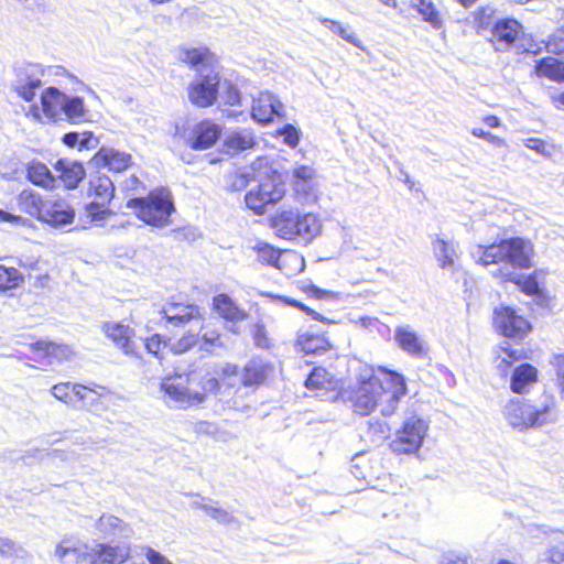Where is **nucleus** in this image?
Here are the masks:
<instances>
[{
    "label": "nucleus",
    "instance_id": "393cba45",
    "mask_svg": "<svg viewBox=\"0 0 564 564\" xmlns=\"http://www.w3.org/2000/svg\"><path fill=\"white\" fill-rule=\"evenodd\" d=\"M96 564H123L131 556L128 543H95Z\"/></svg>",
    "mask_w": 564,
    "mask_h": 564
},
{
    "label": "nucleus",
    "instance_id": "9b49d317",
    "mask_svg": "<svg viewBox=\"0 0 564 564\" xmlns=\"http://www.w3.org/2000/svg\"><path fill=\"white\" fill-rule=\"evenodd\" d=\"M53 67L29 63L15 69L14 91L25 101H32L36 90L42 86L43 78L51 73Z\"/></svg>",
    "mask_w": 564,
    "mask_h": 564
},
{
    "label": "nucleus",
    "instance_id": "5701e85b",
    "mask_svg": "<svg viewBox=\"0 0 564 564\" xmlns=\"http://www.w3.org/2000/svg\"><path fill=\"white\" fill-rule=\"evenodd\" d=\"M394 340L409 355L422 358L427 354V346L410 326H399L394 330Z\"/></svg>",
    "mask_w": 564,
    "mask_h": 564
},
{
    "label": "nucleus",
    "instance_id": "f704fd0d",
    "mask_svg": "<svg viewBox=\"0 0 564 564\" xmlns=\"http://www.w3.org/2000/svg\"><path fill=\"white\" fill-rule=\"evenodd\" d=\"M18 204L22 212L30 216H35L40 220L42 209L44 208V200L36 192L31 189L22 191L19 195Z\"/></svg>",
    "mask_w": 564,
    "mask_h": 564
},
{
    "label": "nucleus",
    "instance_id": "6e6d98bb",
    "mask_svg": "<svg viewBox=\"0 0 564 564\" xmlns=\"http://www.w3.org/2000/svg\"><path fill=\"white\" fill-rule=\"evenodd\" d=\"M247 187V172L239 167L235 174L229 175L227 188L230 192H240Z\"/></svg>",
    "mask_w": 564,
    "mask_h": 564
},
{
    "label": "nucleus",
    "instance_id": "2eb2a0df",
    "mask_svg": "<svg viewBox=\"0 0 564 564\" xmlns=\"http://www.w3.org/2000/svg\"><path fill=\"white\" fill-rule=\"evenodd\" d=\"M161 313L166 322L174 327L194 325L198 330L203 329V315L197 305L169 302L163 306Z\"/></svg>",
    "mask_w": 564,
    "mask_h": 564
},
{
    "label": "nucleus",
    "instance_id": "58836bf2",
    "mask_svg": "<svg viewBox=\"0 0 564 564\" xmlns=\"http://www.w3.org/2000/svg\"><path fill=\"white\" fill-rule=\"evenodd\" d=\"M216 373L219 376V381L227 391L228 389L235 388L239 382L247 384V377L240 376L238 367L232 364H225L220 367Z\"/></svg>",
    "mask_w": 564,
    "mask_h": 564
},
{
    "label": "nucleus",
    "instance_id": "a19ab883",
    "mask_svg": "<svg viewBox=\"0 0 564 564\" xmlns=\"http://www.w3.org/2000/svg\"><path fill=\"white\" fill-rule=\"evenodd\" d=\"M22 283L23 275L18 269L0 264V292L17 289Z\"/></svg>",
    "mask_w": 564,
    "mask_h": 564
},
{
    "label": "nucleus",
    "instance_id": "a211bd4d",
    "mask_svg": "<svg viewBox=\"0 0 564 564\" xmlns=\"http://www.w3.org/2000/svg\"><path fill=\"white\" fill-rule=\"evenodd\" d=\"M74 217L75 212L66 200L48 198L44 200L40 220L54 227H62L72 224Z\"/></svg>",
    "mask_w": 564,
    "mask_h": 564
},
{
    "label": "nucleus",
    "instance_id": "473e14b6",
    "mask_svg": "<svg viewBox=\"0 0 564 564\" xmlns=\"http://www.w3.org/2000/svg\"><path fill=\"white\" fill-rule=\"evenodd\" d=\"M97 530L105 535L129 536L130 527L116 516L105 513L97 521Z\"/></svg>",
    "mask_w": 564,
    "mask_h": 564
},
{
    "label": "nucleus",
    "instance_id": "6e6552de",
    "mask_svg": "<svg viewBox=\"0 0 564 564\" xmlns=\"http://www.w3.org/2000/svg\"><path fill=\"white\" fill-rule=\"evenodd\" d=\"M198 384L200 386L202 391H193L188 387L176 384L166 380L161 383V390L182 406H191L203 403L207 393L223 394L226 392L217 377H209L206 375L200 378Z\"/></svg>",
    "mask_w": 564,
    "mask_h": 564
},
{
    "label": "nucleus",
    "instance_id": "e433bc0d",
    "mask_svg": "<svg viewBox=\"0 0 564 564\" xmlns=\"http://www.w3.org/2000/svg\"><path fill=\"white\" fill-rule=\"evenodd\" d=\"M535 70L539 76H544L558 83L564 82V63L554 57L541 59Z\"/></svg>",
    "mask_w": 564,
    "mask_h": 564
},
{
    "label": "nucleus",
    "instance_id": "052dcab7",
    "mask_svg": "<svg viewBox=\"0 0 564 564\" xmlns=\"http://www.w3.org/2000/svg\"><path fill=\"white\" fill-rule=\"evenodd\" d=\"M550 364L554 368L557 386L564 392V354L554 355Z\"/></svg>",
    "mask_w": 564,
    "mask_h": 564
},
{
    "label": "nucleus",
    "instance_id": "f03ea898",
    "mask_svg": "<svg viewBox=\"0 0 564 564\" xmlns=\"http://www.w3.org/2000/svg\"><path fill=\"white\" fill-rule=\"evenodd\" d=\"M503 417L519 432L541 429L557 419L555 398L544 392L534 399H510L503 408Z\"/></svg>",
    "mask_w": 564,
    "mask_h": 564
},
{
    "label": "nucleus",
    "instance_id": "4be33fe9",
    "mask_svg": "<svg viewBox=\"0 0 564 564\" xmlns=\"http://www.w3.org/2000/svg\"><path fill=\"white\" fill-rule=\"evenodd\" d=\"M220 133L221 130L218 124L209 120H205L195 124L188 139V143L194 150H205L216 143Z\"/></svg>",
    "mask_w": 564,
    "mask_h": 564
},
{
    "label": "nucleus",
    "instance_id": "0e129e2a",
    "mask_svg": "<svg viewBox=\"0 0 564 564\" xmlns=\"http://www.w3.org/2000/svg\"><path fill=\"white\" fill-rule=\"evenodd\" d=\"M546 48L555 54L564 52V29L558 30L550 37L546 43Z\"/></svg>",
    "mask_w": 564,
    "mask_h": 564
},
{
    "label": "nucleus",
    "instance_id": "37998d69",
    "mask_svg": "<svg viewBox=\"0 0 564 564\" xmlns=\"http://www.w3.org/2000/svg\"><path fill=\"white\" fill-rule=\"evenodd\" d=\"M273 373V367L261 360H253L249 366V386L261 384Z\"/></svg>",
    "mask_w": 564,
    "mask_h": 564
},
{
    "label": "nucleus",
    "instance_id": "603ef678",
    "mask_svg": "<svg viewBox=\"0 0 564 564\" xmlns=\"http://www.w3.org/2000/svg\"><path fill=\"white\" fill-rule=\"evenodd\" d=\"M278 135L282 137L284 144L294 149L300 142L301 131L293 124L288 123L278 131Z\"/></svg>",
    "mask_w": 564,
    "mask_h": 564
},
{
    "label": "nucleus",
    "instance_id": "412c9836",
    "mask_svg": "<svg viewBox=\"0 0 564 564\" xmlns=\"http://www.w3.org/2000/svg\"><path fill=\"white\" fill-rule=\"evenodd\" d=\"M178 58L194 68L197 75L218 68L214 55L206 47H182L178 52Z\"/></svg>",
    "mask_w": 564,
    "mask_h": 564
},
{
    "label": "nucleus",
    "instance_id": "c9c22d12",
    "mask_svg": "<svg viewBox=\"0 0 564 564\" xmlns=\"http://www.w3.org/2000/svg\"><path fill=\"white\" fill-rule=\"evenodd\" d=\"M296 344L306 355L321 354L329 349V343L325 337L308 333L300 334Z\"/></svg>",
    "mask_w": 564,
    "mask_h": 564
},
{
    "label": "nucleus",
    "instance_id": "39448f33",
    "mask_svg": "<svg viewBox=\"0 0 564 564\" xmlns=\"http://www.w3.org/2000/svg\"><path fill=\"white\" fill-rule=\"evenodd\" d=\"M270 221L279 237L304 245L310 243L322 231V223L313 213L300 214L295 209L282 210Z\"/></svg>",
    "mask_w": 564,
    "mask_h": 564
},
{
    "label": "nucleus",
    "instance_id": "423d86ee",
    "mask_svg": "<svg viewBox=\"0 0 564 564\" xmlns=\"http://www.w3.org/2000/svg\"><path fill=\"white\" fill-rule=\"evenodd\" d=\"M127 207L133 209L139 219L154 227L167 226L174 212L172 194L165 188L153 191L147 197L131 198Z\"/></svg>",
    "mask_w": 564,
    "mask_h": 564
},
{
    "label": "nucleus",
    "instance_id": "de8ad7c7",
    "mask_svg": "<svg viewBox=\"0 0 564 564\" xmlns=\"http://www.w3.org/2000/svg\"><path fill=\"white\" fill-rule=\"evenodd\" d=\"M319 22L325 25L328 30H330L333 33L337 34L345 41L349 42L350 44L359 47L360 41L356 36L355 33L349 32L345 26L341 25L338 21L330 20L327 18H319Z\"/></svg>",
    "mask_w": 564,
    "mask_h": 564
},
{
    "label": "nucleus",
    "instance_id": "20e7f679",
    "mask_svg": "<svg viewBox=\"0 0 564 564\" xmlns=\"http://www.w3.org/2000/svg\"><path fill=\"white\" fill-rule=\"evenodd\" d=\"M249 209L263 214L267 205H273L285 195V187L280 175L271 169L265 158H258L250 165Z\"/></svg>",
    "mask_w": 564,
    "mask_h": 564
},
{
    "label": "nucleus",
    "instance_id": "e2e57ef3",
    "mask_svg": "<svg viewBox=\"0 0 564 564\" xmlns=\"http://www.w3.org/2000/svg\"><path fill=\"white\" fill-rule=\"evenodd\" d=\"M278 299L283 301L288 305L296 307V308L301 310L302 312L306 313L314 321H324L325 319L319 313L315 312L314 310L310 308L308 306L304 305L303 303H301L296 300L284 297V296H278Z\"/></svg>",
    "mask_w": 564,
    "mask_h": 564
},
{
    "label": "nucleus",
    "instance_id": "72a5a7b5",
    "mask_svg": "<svg viewBox=\"0 0 564 564\" xmlns=\"http://www.w3.org/2000/svg\"><path fill=\"white\" fill-rule=\"evenodd\" d=\"M26 177L35 185L50 187L54 184V176L48 167L39 161H32L26 166Z\"/></svg>",
    "mask_w": 564,
    "mask_h": 564
},
{
    "label": "nucleus",
    "instance_id": "680f3d73",
    "mask_svg": "<svg viewBox=\"0 0 564 564\" xmlns=\"http://www.w3.org/2000/svg\"><path fill=\"white\" fill-rule=\"evenodd\" d=\"M470 132L473 135L481 138L497 148L506 147V141L502 138L497 137L490 132H487L481 128H473Z\"/></svg>",
    "mask_w": 564,
    "mask_h": 564
},
{
    "label": "nucleus",
    "instance_id": "a18cd8bd",
    "mask_svg": "<svg viewBox=\"0 0 564 564\" xmlns=\"http://www.w3.org/2000/svg\"><path fill=\"white\" fill-rule=\"evenodd\" d=\"M0 556L7 560L24 558L26 551L22 545L9 538H0Z\"/></svg>",
    "mask_w": 564,
    "mask_h": 564
},
{
    "label": "nucleus",
    "instance_id": "cd10ccee",
    "mask_svg": "<svg viewBox=\"0 0 564 564\" xmlns=\"http://www.w3.org/2000/svg\"><path fill=\"white\" fill-rule=\"evenodd\" d=\"M538 381V369L530 364L517 367L510 379V389L513 393L524 394Z\"/></svg>",
    "mask_w": 564,
    "mask_h": 564
},
{
    "label": "nucleus",
    "instance_id": "6ab92c4d",
    "mask_svg": "<svg viewBox=\"0 0 564 564\" xmlns=\"http://www.w3.org/2000/svg\"><path fill=\"white\" fill-rule=\"evenodd\" d=\"M102 332L123 354L134 355L135 345L133 337L135 332L129 325L122 322H106L102 325Z\"/></svg>",
    "mask_w": 564,
    "mask_h": 564
},
{
    "label": "nucleus",
    "instance_id": "4d7b16f0",
    "mask_svg": "<svg viewBox=\"0 0 564 564\" xmlns=\"http://www.w3.org/2000/svg\"><path fill=\"white\" fill-rule=\"evenodd\" d=\"M220 86L224 89L221 93V98L224 99L225 104L235 106L240 102V93L235 85L228 80H225L223 84L220 83Z\"/></svg>",
    "mask_w": 564,
    "mask_h": 564
},
{
    "label": "nucleus",
    "instance_id": "49530a36",
    "mask_svg": "<svg viewBox=\"0 0 564 564\" xmlns=\"http://www.w3.org/2000/svg\"><path fill=\"white\" fill-rule=\"evenodd\" d=\"M524 145L546 159H551L560 152V148L539 138L524 140Z\"/></svg>",
    "mask_w": 564,
    "mask_h": 564
},
{
    "label": "nucleus",
    "instance_id": "4468645a",
    "mask_svg": "<svg viewBox=\"0 0 564 564\" xmlns=\"http://www.w3.org/2000/svg\"><path fill=\"white\" fill-rule=\"evenodd\" d=\"M54 556L61 564H96L95 543L65 539L56 545Z\"/></svg>",
    "mask_w": 564,
    "mask_h": 564
},
{
    "label": "nucleus",
    "instance_id": "c03bdc74",
    "mask_svg": "<svg viewBox=\"0 0 564 564\" xmlns=\"http://www.w3.org/2000/svg\"><path fill=\"white\" fill-rule=\"evenodd\" d=\"M257 260L261 263L279 267L280 251L265 242H259L253 248Z\"/></svg>",
    "mask_w": 564,
    "mask_h": 564
},
{
    "label": "nucleus",
    "instance_id": "69168bd1",
    "mask_svg": "<svg viewBox=\"0 0 564 564\" xmlns=\"http://www.w3.org/2000/svg\"><path fill=\"white\" fill-rule=\"evenodd\" d=\"M303 291L307 293L311 297L322 300V299H337L338 294L333 291L322 290L315 285H307L303 288Z\"/></svg>",
    "mask_w": 564,
    "mask_h": 564
},
{
    "label": "nucleus",
    "instance_id": "0eeeda50",
    "mask_svg": "<svg viewBox=\"0 0 564 564\" xmlns=\"http://www.w3.org/2000/svg\"><path fill=\"white\" fill-rule=\"evenodd\" d=\"M115 191V184L108 175L100 173L91 175L88 195L94 197V200L85 208V216L90 223L101 226L105 220L113 215L107 206L113 198Z\"/></svg>",
    "mask_w": 564,
    "mask_h": 564
},
{
    "label": "nucleus",
    "instance_id": "7c9ffc66",
    "mask_svg": "<svg viewBox=\"0 0 564 564\" xmlns=\"http://www.w3.org/2000/svg\"><path fill=\"white\" fill-rule=\"evenodd\" d=\"M410 7L415 10L421 19L429 23L434 30L444 29V17L436 8L433 0H411Z\"/></svg>",
    "mask_w": 564,
    "mask_h": 564
},
{
    "label": "nucleus",
    "instance_id": "4c0bfd02",
    "mask_svg": "<svg viewBox=\"0 0 564 564\" xmlns=\"http://www.w3.org/2000/svg\"><path fill=\"white\" fill-rule=\"evenodd\" d=\"M305 387L308 390L333 389V377L326 369L322 367H316L312 370V372L305 380Z\"/></svg>",
    "mask_w": 564,
    "mask_h": 564
},
{
    "label": "nucleus",
    "instance_id": "dca6fc26",
    "mask_svg": "<svg viewBox=\"0 0 564 564\" xmlns=\"http://www.w3.org/2000/svg\"><path fill=\"white\" fill-rule=\"evenodd\" d=\"M292 187L297 197L305 204L317 200V174L310 165H295L291 175Z\"/></svg>",
    "mask_w": 564,
    "mask_h": 564
},
{
    "label": "nucleus",
    "instance_id": "79ce46f5",
    "mask_svg": "<svg viewBox=\"0 0 564 564\" xmlns=\"http://www.w3.org/2000/svg\"><path fill=\"white\" fill-rule=\"evenodd\" d=\"M36 349L44 351L47 356L55 358L59 362L69 359L73 355L69 346L51 341H37Z\"/></svg>",
    "mask_w": 564,
    "mask_h": 564
},
{
    "label": "nucleus",
    "instance_id": "7ed1b4c3",
    "mask_svg": "<svg viewBox=\"0 0 564 564\" xmlns=\"http://www.w3.org/2000/svg\"><path fill=\"white\" fill-rule=\"evenodd\" d=\"M474 257L484 267L500 264L499 270H524L533 267V243L521 237L503 239L499 243L478 246Z\"/></svg>",
    "mask_w": 564,
    "mask_h": 564
},
{
    "label": "nucleus",
    "instance_id": "9d476101",
    "mask_svg": "<svg viewBox=\"0 0 564 564\" xmlns=\"http://www.w3.org/2000/svg\"><path fill=\"white\" fill-rule=\"evenodd\" d=\"M522 34V25L513 19H502L497 21L491 31V43L497 51H507L511 46L516 47L517 53H539L540 48H535L534 44L525 46L520 43L523 41L520 35Z\"/></svg>",
    "mask_w": 564,
    "mask_h": 564
},
{
    "label": "nucleus",
    "instance_id": "aec40b11",
    "mask_svg": "<svg viewBox=\"0 0 564 564\" xmlns=\"http://www.w3.org/2000/svg\"><path fill=\"white\" fill-rule=\"evenodd\" d=\"M283 110V105L270 91L260 93L253 99L252 118L261 124H267L273 121V118L280 117Z\"/></svg>",
    "mask_w": 564,
    "mask_h": 564
},
{
    "label": "nucleus",
    "instance_id": "2f4dec72",
    "mask_svg": "<svg viewBox=\"0 0 564 564\" xmlns=\"http://www.w3.org/2000/svg\"><path fill=\"white\" fill-rule=\"evenodd\" d=\"M492 274L501 278L503 281L517 284L522 292L528 295H535L539 293V284L534 275H524L513 270H499L492 271Z\"/></svg>",
    "mask_w": 564,
    "mask_h": 564
},
{
    "label": "nucleus",
    "instance_id": "f3484780",
    "mask_svg": "<svg viewBox=\"0 0 564 564\" xmlns=\"http://www.w3.org/2000/svg\"><path fill=\"white\" fill-rule=\"evenodd\" d=\"M73 398L77 397L90 412L97 413L107 408L115 394L106 387L97 383L88 386L75 383L72 387Z\"/></svg>",
    "mask_w": 564,
    "mask_h": 564
},
{
    "label": "nucleus",
    "instance_id": "bb28decb",
    "mask_svg": "<svg viewBox=\"0 0 564 564\" xmlns=\"http://www.w3.org/2000/svg\"><path fill=\"white\" fill-rule=\"evenodd\" d=\"M54 169L64 186L69 189L76 188L85 176L84 166L67 159L58 160Z\"/></svg>",
    "mask_w": 564,
    "mask_h": 564
},
{
    "label": "nucleus",
    "instance_id": "ddd939ff",
    "mask_svg": "<svg viewBox=\"0 0 564 564\" xmlns=\"http://www.w3.org/2000/svg\"><path fill=\"white\" fill-rule=\"evenodd\" d=\"M494 325L505 337L513 340L523 339L531 329L529 322L511 307L496 308Z\"/></svg>",
    "mask_w": 564,
    "mask_h": 564
},
{
    "label": "nucleus",
    "instance_id": "5fc2aeb1",
    "mask_svg": "<svg viewBox=\"0 0 564 564\" xmlns=\"http://www.w3.org/2000/svg\"><path fill=\"white\" fill-rule=\"evenodd\" d=\"M72 387L70 382L57 383L52 387L51 392L57 400L70 404L73 402Z\"/></svg>",
    "mask_w": 564,
    "mask_h": 564
},
{
    "label": "nucleus",
    "instance_id": "09e8293b",
    "mask_svg": "<svg viewBox=\"0 0 564 564\" xmlns=\"http://www.w3.org/2000/svg\"><path fill=\"white\" fill-rule=\"evenodd\" d=\"M252 339L256 347L261 349H270L272 347V338L262 323H256L252 329Z\"/></svg>",
    "mask_w": 564,
    "mask_h": 564
},
{
    "label": "nucleus",
    "instance_id": "f8f14e48",
    "mask_svg": "<svg viewBox=\"0 0 564 564\" xmlns=\"http://www.w3.org/2000/svg\"><path fill=\"white\" fill-rule=\"evenodd\" d=\"M220 87V77L218 69H209L205 74L197 75L188 88L189 101L200 108L212 106L218 96Z\"/></svg>",
    "mask_w": 564,
    "mask_h": 564
},
{
    "label": "nucleus",
    "instance_id": "13d9d810",
    "mask_svg": "<svg viewBox=\"0 0 564 564\" xmlns=\"http://www.w3.org/2000/svg\"><path fill=\"white\" fill-rule=\"evenodd\" d=\"M142 552L148 564H173L169 557L151 546H142Z\"/></svg>",
    "mask_w": 564,
    "mask_h": 564
},
{
    "label": "nucleus",
    "instance_id": "774afa93",
    "mask_svg": "<svg viewBox=\"0 0 564 564\" xmlns=\"http://www.w3.org/2000/svg\"><path fill=\"white\" fill-rule=\"evenodd\" d=\"M502 350L505 351L506 357H501V356L498 357L499 364L497 367L502 372H505L511 366L512 360L518 359V355H517V351L512 350V349L502 348Z\"/></svg>",
    "mask_w": 564,
    "mask_h": 564
},
{
    "label": "nucleus",
    "instance_id": "c756f323",
    "mask_svg": "<svg viewBox=\"0 0 564 564\" xmlns=\"http://www.w3.org/2000/svg\"><path fill=\"white\" fill-rule=\"evenodd\" d=\"M65 98L66 95L57 88H46L41 95V104L44 115L51 120L61 119Z\"/></svg>",
    "mask_w": 564,
    "mask_h": 564
},
{
    "label": "nucleus",
    "instance_id": "bf43d9fd",
    "mask_svg": "<svg viewBox=\"0 0 564 564\" xmlns=\"http://www.w3.org/2000/svg\"><path fill=\"white\" fill-rule=\"evenodd\" d=\"M246 144H247V142L241 135H238V134L231 135L226 140V143H225L226 153L234 156L238 152L247 149Z\"/></svg>",
    "mask_w": 564,
    "mask_h": 564
},
{
    "label": "nucleus",
    "instance_id": "1a4fd4ad",
    "mask_svg": "<svg viewBox=\"0 0 564 564\" xmlns=\"http://www.w3.org/2000/svg\"><path fill=\"white\" fill-rule=\"evenodd\" d=\"M427 430L429 424L423 419L416 415L406 417L390 444L392 452L397 454L416 453L423 444Z\"/></svg>",
    "mask_w": 564,
    "mask_h": 564
},
{
    "label": "nucleus",
    "instance_id": "a878e982",
    "mask_svg": "<svg viewBox=\"0 0 564 564\" xmlns=\"http://www.w3.org/2000/svg\"><path fill=\"white\" fill-rule=\"evenodd\" d=\"M432 250L441 269L456 270V262L459 258L457 243L436 237L432 241Z\"/></svg>",
    "mask_w": 564,
    "mask_h": 564
},
{
    "label": "nucleus",
    "instance_id": "ea45409f",
    "mask_svg": "<svg viewBox=\"0 0 564 564\" xmlns=\"http://www.w3.org/2000/svg\"><path fill=\"white\" fill-rule=\"evenodd\" d=\"M65 116L72 122H79L86 115L84 100L80 97L67 96L64 101L62 116Z\"/></svg>",
    "mask_w": 564,
    "mask_h": 564
},
{
    "label": "nucleus",
    "instance_id": "8fccbe9b",
    "mask_svg": "<svg viewBox=\"0 0 564 564\" xmlns=\"http://www.w3.org/2000/svg\"><path fill=\"white\" fill-rule=\"evenodd\" d=\"M198 343V333L189 330L178 340L171 345V351L174 354H184Z\"/></svg>",
    "mask_w": 564,
    "mask_h": 564
},
{
    "label": "nucleus",
    "instance_id": "338daca9",
    "mask_svg": "<svg viewBox=\"0 0 564 564\" xmlns=\"http://www.w3.org/2000/svg\"><path fill=\"white\" fill-rule=\"evenodd\" d=\"M166 343L162 340L161 336L155 334L153 336H151L150 338H148L145 340V348L147 350L152 354L153 356H155L156 358H160V350L162 348V346H165Z\"/></svg>",
    "mask_w": 564,
    "mask_h": 564
},
{
    "label": "nucleus",
    "instance_id": "3c124183",
    "mask_svg": "<svg viewBox=\"0 0 564 564\" xmlns=\"http://www.w3.org/2000/svg\"><path fill=\"white\" fill-rule=\"evenodd\" d=\"M204 511L207 516L212 517L220 523H230L235 519L232 512L219 507L218 503L215 502L212 505H204Z\"/></svg>",
    "mask_w": 564,
    "mask_h": 564
},
{
    "label": "nucleus",
    "instance_id": "f257e3e1",
    "mask_svg": "<svg viewBox=\"0 0 564 564\" xmlns=\"http://www.w3.org/2000/svg\"><path fill=\"white\" fill-rule=\"evenodd\" d=\"M384 378L373 375V370L365 368L358 376V387L350 400L354 411L360 415L370 414L376 408L383 416H391L400 399L406 394V384L402 375L383 370Z\"/></svg>",
    "mask_w": 564,
    "mask_h": 564
},
{
    "label": "nucleus",
    "instance_id": "c85d7f7f",
    "mask_svg": "<svg viewBox=\"0 0 564 564\" xmlns=\"http://www.w3.org/2000/svg\"><path fill=\"white\" fill-rule=\"evenodd\" d=\"M214 310L228 323V329L232 333H240V328L237 323L242 322L243 316L241 311L235 305V303L226 295L219 294L214 297L213 301Z\"/></svg>",
    "mask_w": 564,
    "mask_h": 564
},
{
    "label": "nucleus",
    "instance_id": "864d4df0",
    "mask_svg": "<svg viewBox=\"0 0 564 564\" xmlns=\"http://www.w3.org/2000/svg\"><path fill=\"white\" fill-rule=\"evenodd\" d=\"M200 332H203V334H202L203 346L200 347V349L210 351V349L207 346L217 347V348L226 347L217 330L208 329L203 326V329Z\"/></svg>",
    "mask_w": 564,
    "mask_h": 564
},
{
    "label": "nucleus",
    "instance_id": "b1692460",
    "mask_svg": "<svg viewBox=\"0 0 564 564\" xmlns=\"http://www.w3.org/2000/svg\"><path fill=\"white\" fill-rule=\"evenodd\" d=\"M96 166L120 173L132 164L131 154L112 148H101L94 156Z\"/></svg>",
    "mask_w": 564,
    "mask_h": 564
}]
</instances>
